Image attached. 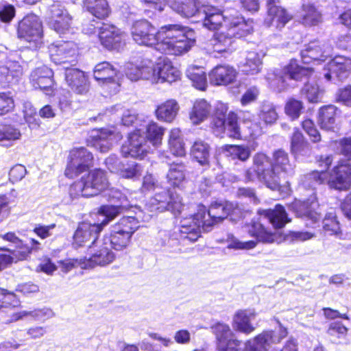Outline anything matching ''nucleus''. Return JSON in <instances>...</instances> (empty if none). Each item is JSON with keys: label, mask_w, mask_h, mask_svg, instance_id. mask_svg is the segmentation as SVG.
I'll return each mask as SVG.
<instances>
[{"label": "nucleus", "mask_w": 351, "mask_h": 351, "mask_svg": "<svg viewBox=\"0 0 351 351\" xmlns=\"http://www.w3.org/2000/svg\"><path fill=\"white\" fill-rule=\"evenodd\" d=\"M184 206L178 194H169L165 191L156 193L146 203L145 210L136 208L135 217H124L112 226L109 235H105L102 244H108L111 248L121 251L131 242L133 234L139 228V221H148L154 213L170 210L175 215L180 214Z\"/></svg>", "instance_id": "nucleus-1"}, {"label": "nucleus", "mask_w": 351, "mask_h": 351, "mask_svg": "<svg viewBox=\"0 0 351 351\" xmlns=\"http://www.w3.org/2000/svg\"><path fill=\"white\" fill-rule=\"evenodd\" d=\"M252 160V167L247 169L245 173L246 180H258L271 190H280L283 188L286 193L289 192V184L286 179L293 175L294 167L286 152L282 149L275 151L272 162L263 152L255 154Z\"/></svg>", "instance_id": "nucleus-2"}, {"label": "nucleus", "mask_w": 351, "mask_h": 351, "mask_svg": "<svg viewBox=\"0 0 351 351\" xmlns=\"http://www.w3.org/2000/svg\"><path fill=\"white\" fill-rule=\"evenodd\" d=\"M237 210V205L230 202H214L208 210L199 204L196 213L180 220L178 232L175 231L173 234V239L196 241L200 237L202 228L208 231L214 224L221 221L229 215L236 213Z\"/></svg>", "instance_id": "nucleus-3"}, {"label": "nucleus", "mask_w": 351, "mask_h": 351, "mask_svg": "<svg viewBox=\"0 0 351 351\" xmlns=\"http://www.w3.org/2000/svg\"><path fill=\"white\" fill-rule=\"evenodd\" d=\"M158 38L156 49L173 56H180L188 52L196 41L193 30L178 25L161 27L158 30Z\"/></svg>", "instance_id": "nucleus-4"}, {"label": "nucleus", "mask_w": 351, "mask_h": 351, "mask_svg": "<svg viewBox=\"0 0 351 351\" xmlns=\"http://www.w3.org/2000/svg\"><path fill=\"white\" fill-rule=\"evenodd\" d=\"M110 114L121 115V121L123 125H133L135 130L147 132V137L154 147L162 143L164 129L156 123L149 120L143 114H137L134 110H123L120 104L112 106L108 110Z\"/></svg>", "instance_id": "nucleus-5"}, {"label": "nucleus", "mask_w": 351, "mask_h": 351, "mask_svg": "<svg viewBox=\"0 0 351 351\" xmlns=\"http://www.w3.org/2000/svg\"><path fill=\"white\" fill-rule=\"evenodd\" d=\"M325 182L336 190H348L351 186V162H341L335 167L332 174L324 169L313 171L304 176L303 185L305 187L315 188Z\"/></svg>", "instance_id": "nucleus-6"}, {"label": "nucleus", "mask_w": 351, "mask_h": 351, "mask_svg": "<svg viewBox=\"0 0 351 351\" xmlns=\"http://www.w3.org/2000/svg\"><path fill=\"white\" fill-rule=\"evenodd\" d=\"M312 71L310 68L299 66L295 60H291L282 71H272L269 72L267 80L274 90L282 92L288 90L295 85L289 84L288 81H299L303 77L310 76Z\"/></svg>", "instance_id": "nucleus-7"}, {"label": "nucleus", "mask_w": 351, "mask_h": 351, "mask_svg": "<svg viewBox=\"0 0 351 351\" xmlns=\"http://www.w3.org/2000/svg\"><path fill=\"white\" fill-rule=\"evenodd\" d=\"M246 228L249 234L254 237L256 240L241 241L233 234H228L225 239L228 249L251 250L256 246L258 242L270 243H273L275 240V236L267 230L263 224L258 221H252L246 226Z\"/></svg>", "instance_id": "nucleus-8"}, {"label": "nucleus", "mask_w": 351, "mask_h": 351, "mask_svg": "<svg viewBox=\"0 0 351 351\" xmlns=\"http://www.w3.org/2000/svg\"><path fill=\"white\" fill-rule=\"evenodd\" d=\"M18 36L29 45L27 47L36 50L43 44L42 22L35 14H28L19 23Z\"/></svg>", "instance_id": "nucleus-9"}, {"label": "nucleus", "mask_w": 351, "mask_h": 351, "mask_svg": "<svg viewBox=\"0 0 351 351\" xmlns=\"http://www.w3.org/2000/svg\"><path fill=\"white\" fill-rule=\"evenodd\" d=\"M287 335V329L280 324L275 330H265L246 341L244 351H269L272 345L280 343Z\"/></svg>", "instance_id": "nucleus-10"}, {"label": "nucleus", "mask_w": 351, "mask_h": 351, "mask_svg": "<svg viewBox=\"0 0 351 351\" xmlns=\"http://www.w3.org/2000/svg\"><path fill=\"white\" fill-rule=\"evenodd\" d=\"M290 208L298 217L304 220L306 227L316 228L319 226L321 214L317 210L319 204L314 194L306 201L295 200Z\"/></svg>", "instance_id": "nucleus-11"}, {"label": "nucleus", "mask_w": 351, "mask_h": 351, "mask_svg": "<svg viewBox=\"0 0 351 351\" xmlns=\"http://www.w3.org/2000/svg\"><path fill=\"white\" fill-rule=\"evenodd\" d=\"M93 156L85 147L73 149L69 154V162L64 171L67 178H74L87 171L93 165Z\"/></svg>", "instance_id": "nucleus-12"}, {"label": "nucleus", "mask_w": 351, "mask_h": 351, "mask_svg": "<svg viewBox=\"0 0 351 351\" xmlns=\"http://www.w3.org/2000/svg\"><path fill=\"white\" fill-rule=\"evenodd\" d=\"M117 69L108 62L97 64L93 69V77L103 89L112 94L117 91L119 84L116 80Z\"/></svg>", "instance_id": "nucleus-13"}, {"label": "nucleus", "mask_w": 351, "mask_h": 351, "mask_svg": "<svg viewBox=\"0 0 351 351\" xmlns=\"http://www.w3.org/2000/svg\"><path fill=\"white\" fill-rule=\"evenodd\" d=\"M133 40L139 45L156 47L158 43V30L147 20L134 22L131 28Z\"/></svg>", "instance_id": "nucleus-14"}, {"label": "nucleus", "mask_w": 351, "mask_h": 351, "mask_svg": "<svg viewBox=\"0 0 351 351\" xmlns=\"http://www.w3.org/2000/svg\"><path fill=\"white\" fill-rule=\"evenodd\" d=\"M147 140L150 141L147 137L146 131L143 132L134 130L129 134L128 141L121 147L122 154L125 157L143 158L150 149Z\"/></svg>", "instance_id": "nucleus-15"}, {"label": "nucleus", "mask_w": 351, "mask_h": 351, "mask_svg": "<svg viewBox=\"0 0 351 351\" xmlns=\"http://www.w3.org/2000/svg\"><path fill=\"white\" fill-rule=\"evenodd\" d=\"M211 329L215 335L217 351L239 350L241 341L237 339L228 324L218 322L214 324Z\"/></svg>", "instance_id": "nucleus-16"}, {"label": "nucleus", "mask_w": 351, "mask_h": 351, "mask_svg": "<svg viewBox=\"0 0 351 351\" xmlns=\"http://www.w3.org/2000/svg\"><path fill=\"white\" fill-rule=\"evenodd\" d=\"M234 40L229 36L226 29L216 32L213 37L208 40L203 45V49L214 57L224 56L233 51Z\"/></svg>", "instance_id": "nucleus-17"}, {"label": "nucleus", "mask_w": 351, "mask_h": 351, "mask_svg": "<svg viewBox=\"0 0 351 351\" xmlns=\"http://www.w3.org/2000/svg\"><path fill=\"white\" fill-rule=\"evenodd\" d=\"M103 239L99 240L88 248V256H86V264L88 269L96 265L104 266L111 263L114 258V254L110 250L108 244H101Z\"/></svg>", "instance_id": "nucleus-18"}, {"label": "nucleus", "mask_w": 351, "mask_h": 351, "mask_svg": "<svg viewBox=\"0 0 351 351\" xmlns=\"http://www.w3.org/2000/svg\"><path fill=\"white\" fill-rule=\"evenodd\" d=\"M71 23L72 17L62 4L56 2L50 6L48 24L58 34H63L69 32Z\"/></svg>", "instance_id": "nucleus-19"}, {"label": "nucleus", "mask_w": 351, "mask_h": 351, "mask_svg": "<svg viewBox=\"0 0 351 351\" xmlns=\"http://www.w3.org/2000/svg\"><path fill=\"white\" fill-rule=\"evenodd\" d=\"M51 60L56 64L71 62L77 53V46L73 41H56L49 47Z\"/></svg>", "instance_id": "nucleus-20"}, {"label": "nucleus", "mask_w": 351, "mask_h": 351, "mask_svg": "<svg viewBox=\"0 0 351 351\" xmlns=\"http://www.w3.org/2000/svg\"><path fill=\"white\" fill-rule=\"evenodd\" d=\"M152 83H172L180 78V71L173 66L171 61L167 57H160L156 64L153 62Z\"/></svg>", "instance_id": "nucleus-21"}, {"label": "nucleus", "mask_w": 351, "mask_h": 351, "mask_svg": "<svg viewBox=\"0 0 351 351\" xmlns=\"http://www.w3.org/2000/svg\"><path fill=\"white\" fill-rule=\"evenodd\" d=\"M2 238L13 244L14 248L9 249V252L15 262L25 260L32 251L40 248V243L38 241L31 239L28 243H25L13 232L6 233L2 236Z\"/></svg>", "instance_id": "nucleus-22"}, {"label": "nucleus", "mask_w": 351, "mask_h": 351, "mask_svg": "<svg viewBox=\"0 0 351 351\" xmlns=\"http://www.w3.org/2000/svg\"><path fill=\"white\" fill-rule=\"evenodd\" d=\"M99 37L101 45L109 50H119L125 43V34L114 25L103 24Z\"/></svg>", "instance_id": "nucleus-23"}, {"label": "nucleus", "mask_w": 351, "mask_h": 351, "mask_svg": "<svg viewBox=\"0 0 351 351\" xmlns=\"http://www.w3.org/2000/svg\"><path fill=\"white\" fill-rule=\"evenodd\" d=\"M125 73L131 81L147 80L153 77V62L148 58H139L125 65Z\"/></svg>", "instance_id": "nucleus-24"}, {"label": "nucleus", "mask_w": 351, "mask_h": 351, "mask_svg": "<svg viewBox=\"0 0 351 351\" xmlns=\"http://www.w3.org/2000/svg\"><path fill=\"white\" fill-rule=\"evenodd\" d=\"M23 75L19 62L11 56L0 60V84L3 87L16 84Z\"/></svg>", "instance_id": "nucleus-25"}, {"label": "nucleus", "mask_w": 351, "mask_h": 351, "mask_svg": "<svg viewBox=\"0 0 351 351\" xmlns=\"http://www.w3.org/2000/svg\"><path fill=\"white\" fill-rule=\"evenodd\" d=\"M53 76V71L43 65L32 71L29 80L35 88H40L46 95H52L54 93Z\"/></svg>", "instance_id": "nucleus-26"}, {"label": "nucleus", "mask_w": 351, "mask_h": 351, "mask_svg": "<svg viewBox=\"0 0 351 351\" xmlns=\"http://www.w3.org/2000/svg\"><path fill=\"white\" fill-rule=\"evenodd\" d=\"M332 47L328 43H322L319 40L311 41L301 51L302 61L309 64L313 61H324L332 54Z\"/></svg>", "instance_id": "nucleus-27"}, {"label": "nucleus", "mask_w": 351, "mask_h": 351, "mask_svg": "<svg viewBox=\"0 0 351 351\" xmlns=\"http://www.w3.org/2000/svg\"><path fill=\"white\" fill-rule=\"evenodd\" d=\"M85 184V194L86 195H97L101 191L108 189V179L104 171L97 169L90 171L87 175L82 177Z\"/></svg>", "instance_id": "nucleus-28"}, {"label": "nucleus", "mask_w": 351, "mask_h": 351, "mask_svg": "<svg viewBox=\"0 0 351 351\" xmlns=\"http://www.w3.org/2000/svg\"><path fill=\"white\" fill-rule=\"evenodd\" d=\"M267 7V16L265 23L268 27L281 29L292 18L291 15L280 5L279 0H268Z\"/></svg>", "instance_id": "nucleus-29"}, {"label": "nucleus", "mask_w": 351, "mask_h": 351, "mask_svg": "<svg viewBox=\"0 0 351 351\" xmlns=\"http://www.w3.org/2000/svg\"><path fill=\"white\" fill-rule=\"evenodd\" d=\"M102 227L98 224L82 222L79 224L74 235L73 245L77 247L93 245L99 240L97 237Z\"/></svg>", "instance_id": "nucleus-30"}, {"label": "nucleus", "mask_w": 351, "mask_h": 351, "mask_svg": "<svg viewBox=\"0 0 351 351\" xmlns=\"http://www.w3.org/2000/svg\"><path fill=\"white\" fill-rule=\"evenodd\" d=\"M238 72L228 64H217L208 73L210 83L214 86H227L235 82Z\"/></svg>", "instance_id": "nucleus-31"}, {"label": "nucleus", "mask_w": 351, "mask_h": 351, "mask_svg": "<svg viewBox=\"0 0 351 351\" xmlns=\"http://www.w3.org/2000/svg\"><path fill=\"white\" fill-rule=\"evenodd\" d=\"M225 29L234 40V38H241L252 33L253 21L245 20L240 16H230V19L225 21Z\"/></svg>", "instance_id": "nucleus-32"}, {"label": "nucleus", "mask_w": 351, "mask_h": 351, "mask_svg": "<svg viewBox=\"0 0 351 351\" xmlns=\"http://www.w3.org/2000/svg\"><path fill=\"white\" fill-rule=\"evenodd\" d=\"M199 12L198 18L202 21L203 26L208 29L214 30L219 27L222 23L230 19L224 16L219 9L212 5H202V10Z\"/></svg>", "instance_id": "nucleus-33"}, {"label": "nucleus", "mask_w": 351, "mask_h": 351, "mask_svg": "<svg viewBox=\"0 0 351 351\" xmlns=\"http://www.w3.org/2000/svg\"><path fill=\"white\" fill-rule=\"evenodd\" d=\"M325 70L327 71L324 74L327 81L332 79V75H335L340 80L348 76V73L351 70V59L343 56H337L332 59L326 65Z\"/></svg>", "instance_id": "nucleus-34"}, {"label": "nucleus", "mask_w": 351, "mask_h": 351, "mask_svg": "<svg viewBox=\"0 0 351 351\" xmlns=\"http://www.w3.org/2000/svg\"><path fill=\"white\" fill-rule=\"evenodd\" d=\"M64 75L68 86L73 92L80 95L88 92L87 77L83 71L75 68H66Z\"/></svg>", "instance_id": "nucleus-35"}, {"label": "nucleus", "mask_w": 351, "mask_h": 351, "mask_svg": "<svg viewBox=\"0 0 351 351\" xmlns=\"http://www.w3.org/2000/svg\"><path fill=\"white\" fill-rule=\"evenodd\" d=\"M256 313L254 309L238 311L232 319L233 328L245 335H250L255 330L252 322L255 319Z\"/></svg>", "instance_id": "nucleus-36"}, {"label": "nucleus", "mask_w": 351, "mask_h": 351, "mask_svg": "<svg viewBox=\"0 0 351 351\" xmlns=\"http://www.w3.org/2000/svg\"><path fill=\"white\" fill-rule=\"evenodd\" d=\"M93 139V146L100 152L106 153L108 152L114 141L121 138L119 133H115L110 129H101L95 132V134L92 135Z\"/></svg>", "instance_id": "nucleus-37"}, {"label": "nucleus", "mask_w": 351, "mask_h": 351, "mask_svg": "<svg viewBox=\"0 0 351 351\" xmlns=\"http://www.w3.org/2000/svg\"><path fill=\"white\" fill-rule=\"evenodd\" d=\"M169 3L172 10L186 18L198 17L202 10L197 0H169Z\"/></svg>", "instance_id": "nucleus-38"}, {"label": "nucleus", "mask_w": 351, "mask_h": 351, "mask_svg": "<svg viewBox=\"0 0 351 351\" xmlns=\"http://www.w3.org/2000/svg\"><path fill=\"white\" fill-rule=\"evenodd\" d=\"M211 112L212 106L208 101L196 99L189 112V119L192 124L199 125L210 117Z\"/></svg>", "instance_id": "nucleus-39"}, {"label": "nucleus", "mask_w": 351, "mask_h": 351, "mask_svg": "<svg viewBox=\"0 0 351 351\" xmlns=\"http://www.w3.org/2000/svg\"><path fill=\"white\" fill-rule=\"evenodd\" d=\"M186 166L182 162H173L167 174L168 183L173 187H183L186 182Z\"/></svg>", "instance_id": "nucleus-40"}, {"label": "nucleus", "mask_w": 351, "mask_h": 351, "mask_svg": "<svg viewBox=\"0 0 351 351\" xmlns=\"http://www.w3.org/2000/svg\"><path fill=\"white\" fill-rule=\"evenodd\" d=\"M291 151L295 157L309 156L311 154L310 144L298 128L294 129L291 137Z\"/></svg>", "instance_id": "nucleus-41"}, {"label": "nucleus", "mask_w": 351, "mask_h": 351, "mask_svg": "<svg viewBox=\"0 0 351 351\" xmlns=\"http://www.w3.org/2000/svg\"><path fill=\"white\" fill-rule=\"evenodd\" d=\"M339 114L338 108L333 105L324 106L320 108L318 122L321 128L326 130L334 129Z\"/></svg>", "instance_id": "nucleus-42"}, {"label": "nucleus", "mask_w": 351, "mask_h": 351, "mask_svg": "<svg viewBox=\"0 0 351 351\" xmlns=\"http://www.w3.org/2000/svg\"><path fill=\"white\" fill-rule=\"evenodd\" d=\"M179 110V105L174 99H169L159 105L156 110V115L158 120L171 123Z\"/></svg>", "instance_id": "nucleus-43"}, {"label": "nucleus", "mask_w": 351, "mask_h": 351, "mask_svg": "<svg viewBox=\"0 0 351 351\" xmlns=\"http://www.w3.org/2000/svg\"><path fill=\"white\" fill-rule=\"evenodd\" d=\"M262 215L269 221L275 228H281L290 221L285 208L280 204L276 205L273 210H263Z\"/></svg>", "instance_id": "nucleus-44"}, {"label": "nucleus", "mask_w": 351, "mask_h": 351, "mask_svg": "<svg viewBox=\"0 0 351 351\" xmlns=\"http://www.w3.org/2000/svg\"><path fill=\"white\" fill-rule=\"evenodd\" d=\"M84 8L97 19L109 15L110 8L106 0H83Z\"/></svg>", "instance_id": "nucleus-45"}, {"label": "nucleus", "mask_w": 351, "mask_h": 351, "mask_svg": "<svg viewBox=\"0 0 351 351\" xmlns=\"http://www.w3.org/2000/svg\"><path fill=\"white\" fill-rule=\"evenodd\" d=\"M210 150V147L207 143L197 140L191 147V154L199 164L206 166L209 165Z\"/></svg>", "instance_id": "nucleus-46"}, {"label": "nucleus", "mask_w": 351, "mask_h": 351, "mask_svg": "<svg viewBox=\"0 0 351 351\" xmlns=\"http://www.w3.org/2000/svg\"><path fill=\"white\" fill-rule=\"evenodd\" d=\"M186 76L193 86L200 90H205L208 86L206 72L202 67L190 66L186 71Z\"/></svg>", "instance_id": "nucleus-47"}, {"label": "nucleus", "mask_w": 351, "mask_h": 351, "mask_svg": "<svg viewBox=\"0 0 351 351\" xmlns=\"http://www.w3.org/2000/svg\"><path fill=\"white\" fill-rule=\"evenodd\" d=\"M25 316H31L36 321L45 322L54 317V313L49 308H38L30 311H23L14 313L12 316L11 322L17 321Z\"/></svg>", "instance_id": "nucleus-48"}, {"label": "nucleus", "mask_w": 351, "mask_h": 351, "mask_svg": "<svg viewBox=\"0 0 351 351\" xmlns=\"http://www.w3.org/2000/svg\"><path fill=\"white\" fill-rule=\"evenodd\" d=\"M241 71L247 75H254L260 72L262 66L261 56L255 51H249L245 62L241 64Z\"/></svg>", "instance_id": "nucleus-49"}, {"label": "nucleus", "mask_w": 351, "mask_h": 351, "mask_svg": "<svg viewBox=\"0 0 351 351\" xmlns=\"http://www.w3.org/2000/svg\"><path fill=\"white\" fill-rule=\"evenodd\" d=\"M223 149L226 156L243 162L247 160L251 155L249 147L245 145H226Z\"/></svg>", "instance_id": "nucleus-50"}, {"label": "nucleus", "mask_w": 351, "mask_h": 351, "mask_svg": "<svg viewBox=\"0 0 351 351\" xmlns=\"http://www.w3.org/2000/svg\"><path fill=\"white\" fill-rule=\"evenodd\" d=\"M128 193V191L122 192L117 189L112 188L108 190L107 196L112 204L128 209L132 206V204Z\"/></svg>", "instance_id": "nucleus-51"}, {"label": "nucleus", "mask_w": 351, "mask_h": 351, "mask_svg": "<svg viewBox=\"0 0 351 351\" xmlns=\"http://www.w3.org/2000/svg\"><path fill=\"white\" fill-rule=\"evenodd\" d=\"M85 193V184L81 178L69 186L68 195L64 197L63 202L65 204H70L80 197H90Z\"/></svg>", "instance_id": "nucleus-52"}, {"label": "nucleus", "mask_w": 351, "mask_h": 351, "mask_svg": "<svg viewBox=\"0 0 351 351\" xmlns=\"http://www.w3.org/2000/svg\"><path fill=\"white\" fill-rule=\"evenodd\" d=\"M123 210H126L124 208L118 206L115 204L102 206L99 209V215L104 219L100 223L102 228L106 226L110 221L114 219Z\"/></svg>", "instance_id": "nucleus-53"}, {"label": "nucleus", "mask_w": 351, "mask_h": 351, "mask_svg": "<svg viewBox=\"0 0 351 351\" xmlns=\"http://www.w3.org/2000/svg\"><path fill=\"white\" fill-rule=\"evenodd\" d=\"M302 23L306 25H314L321 21V14L311 3L302 5Z\"/></svg>", "instance_id": "nucleus-54"}, {"label": "nucleus", "mask_w": 351, "mask_h": 351, "mask_svg": "<svg viewBox=\"0 0 351 351\" xmlns=\"http://www.w3.org/2000/svg\"><path fill=\"white\" fill-rule=\"evenodd\" d=\"M259 117L267 124L274 123L278 119V114L274 105L270 102H263L261 106Z\"/></svg>", "instance_id": "nucleus-55"}, {"label": "nucleus", "mask_w": 351, "mask_h": 351, "mask_svg": "<svg viewBox=\"0 0 351 351\" xmlns=\"http://www.w3.org/2000/svg\"><path fill=\"white\" fill-rule=\"evenodd\" d=\"M143 171V167L140 164L133 162L123 166L118 173L123 178L135 180L141 176Z\"/></svg>", "instance_id": "nucleus-56"}, {"label": "nucleus", "mask_w": 351, "mask_h": 351, "mask_svg": "<svg viewBox=\"0 0 351 351\" xmlns=\"http://www.w3.org/2000/svg\"><path fill=\"white\" fill-rule=\"evenodd\" d=\"M323 230L328 234H337L340 232V226L337 221L334 212L328 213L323 219Z\"/></svg>", "instance_id": "nucleus-57"}, {"label": "nucleus", "mask_w": 351, "mask_h": 351, "mask_svg": "<svg viewBox=\"0 0 351 351\" xmlns=\"http://www.w3.org/2000/svg\"><path fill=\"white\" fill-rule=\"evenodd\" d=\"M226 134L228 136L239 139L241 137L240 128L238 125L237 116L234 112H230L226 125Z\"/></svg>", "instance_id": "nucleus-58"}, {"label": "nucleus", "mask_w": 351, "mask_h": 351, "mask_svg": "<svg viewBox=\"0 0 351 351\" xmlns=\"http://www.w3.org/2000/svg\"><path fill=\"white\" fill-rule=\"evenodd\" d=\"M302 94L305 95L310 102H317L322 95V90L319 89L316 82H308L302 88Z\"/></svg>", "instance_id": "nucleus-59"}, {"label": "nucleus", "mask_w": 351, "mask_h": 351, "mask_svg": "<svg viewBox=\"0 0 351 351\" xmlns=\"http://www.w3.org/2000/svg\"><path fill=\"white\" fill-rule=\"evenodd\" d=\"M20 304V301L12 292L0 289V308H14Z\"/></svg>", "instance_id": "nucleus-60"}, {"label": "nucleus", "mask_w": 351, "mask_h": 351, "mask_svg": "<svg viewBox=\"0 0 351 351\" xmlns=\"http://www.w3.org/2000/svg\"><path fill=\"white\" fill-rule=\"evenodd\" d=\"M303 108L302 101L295 99H290L285 105V111L287 116L292 120H295L300 117Z\"/></svg>", "instance_id": "nucleus-61"}, {"label": "nucleus", "mask_w": 351, "mask_h": 351, "mask_svg": "<svg viewBox=\"0 0 351 351\" xmlns=\"http://www.w3.org/2000/svg\"><path fill=\"white\" fill-rule=\"evenodd\" d=\"M348 329L341 322H332L328 327L327 334L334 339H343L348 332Z\"/></svg>", "instance_id": "nucleus-62"}, {"label": "nucleus", "mask_w": 351, "mask_h": 351, "mask_svg": "<svg viewBox=\"0 0 351 351\" xmlns=\"http://www.w3.org/2000/svg\"><path fill=\"white\" fill-rule=\"evenodd\" d=\"M14 108V101L10 92L0 93V115L11 112Z\"/></svg>", "instance_id": "nucleus-63"}, {"label": "nucleus", "mask_w": 351, "mask_h": 351, "mask_svg": "<svg viewBox=\"0 0 351 351\" xmlns=\"http://www.w3.org/2000/svg\"><path fill=\"white\" fill-rule=\"evenodd\" d=\"M85 258H69L59 262L61 270L64 272H68L73 268L80 267L82 269H88L86 264Z\"/></svg>", "instance_id": "nucleus-64"}]
</instances>
